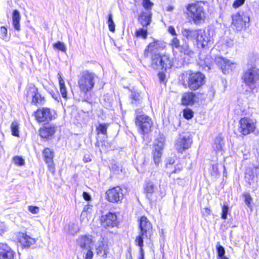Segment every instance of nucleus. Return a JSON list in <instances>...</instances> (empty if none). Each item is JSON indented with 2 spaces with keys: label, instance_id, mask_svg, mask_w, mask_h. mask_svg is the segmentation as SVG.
Returning <instances> with one entry per match:
<instances>
[{
  "label": "nucleus",
  "instance_id": "obj_33",
  "mask_svg": "<svg viewBox=\"0 0 259 259\" xmlns=\"http://www.w3.org/2000/svg\"><path fill=\"white\" fill-rule=\"evenodd\" d=\"M135 34L137 37H141L145 39L147 37V28H144V27L140 28L136 30Z\"/></svg>",
  "mask_w": 259,
  "mask_h": 259
},
{
  "label": "nucleus",
  "instance_id": "obj_26",
  "mask_svg": "<svg viewBox=\"0 0 259 259\" xmlns=\"http://www.w3.org/2000/svg\"><path fill=\"white\" fill-rule=\"evenodd\" d=\"M195 95L192 92H186L182 97V104L184 105L193 104L195 102Z\"/></svg>",
  "mask_w": 259,
  "mask_h": 259
},
{
  "label": "nucleus",
  "instance_id": "obj_32",
  "mask_svg": "<svg viewBox=\"0 0 259 259\" xmlns=\"http://www.w3.org/2000/svg\"><path fill=\"white\" fill-rule=\"evenodd\" d=\"M11 130L12 135L19 137V124L17 121H14L11 124Z\"/></svg>",
  "mask_w": 259,
  "mask_h": 259
},
{
  "label": "nucleus",
  "instance_id": "obj_24",
  "mask_svg": "<svg viewBox=\"0 0 259 259\" xmlns=\"http://www.w3.org/2000/svg\"><path fill=\"white\" fill-rule=\"evenodd\" d=\"M19 242L24 247H29L35 242V239L23 233L19 234Z\"/></svg>",
  "mask_w": 259,
  "mask_h": 259
},
{
  "label": "nucleus",
  "instance_id": "obj_42",
  "mask_svg": "<svg viewBox=\"0 0 259 259\" xmlns=\"http://www.w3.org/2000/svg\"><path fill=\"white\" fill-rule=\"evenodd\" d=\"M229 212V207L227 205L224 204L222 209L221 218L224 220L227 218V214Z\"/></svg>",
  "mask_w": 259,
  "mask_h": 259
},
{
  "label": "nucleus",
  "instance_id": "obj_51",
  "mask_svg": "<svg viewBox=\"0 0 259 259\" xmlns=\"http://www.w3.org/2000/svg\"><path fill=\"white\" fill-rule=\"evenodd\" d=\"M7 231V227L6 224L4 222L0 223V235H2L3 233Z\"/></svg>",
  "mask_w": 259,
  "mask_h": 259
},
{
  "label": "nucleus",
  "instance_id": "obj_64",
  "mask_svg": "<svg viewBox=\"0 0 259 259\" xmlns=\"http://www.w3.org/2000/svg\"><path fill=\"white\" fill-rule=\"evenodd\" d=\"M218 259H229L226 256H222Z\"/></svg>",
  "mask_w": 259,
  "mask_h": 259
},
{
  "label": "nucleus",
  "instance_id": "obj_45",
  "mask_svg": "<svg viewBox=\"0 0 259 259\" xmlns=\"http://www.w3.org/2000/svg\"><path fill=\"white\" fill-rule=\"evenodd\" d=\"M246 0H234L232 4V7L234 9H237L242 6Z\"/></svg>",
  "mask_w": 259,
  "mask_h": 259
},
{
  "label": "nucleus",
  "instance_id": "obj_5",
  "mask_svg": "<svg viewBox=\"0 0 259 259\" xmlns=\"http://www.w3.org/2000/svg\"><path fill=\"white\" fill-rule=\"evenodd\" d=\"M242 79L248 89L246 92L253 94L259 90V69L256 67L248 69L243 73Z\"/></svg>",
  "mask_w": 259,
  "mask_h": 259
},
{
  "label": "nucleus",
  "instance_id": "obj_46",
  "mask_svg": "<svg viewBox=\"0 0 259 259\" xmlns=\"http://www.w3.org/2000/svg\"><path fill=\"white\" fill-rule=\"evenodd\" d=\"M93 247H91L89 249H85L84 250H87V252L85 255V259H92L93 257L94 253L92 251Z\"/></svg>",
  "mask_w": 259,
  "mask_h": 259
},
{
  "label": "nucleus",
  "instance_id": "obj_31",
  "mask_svg": "<svg viewBox=\"0 0 259 259\" xmlns=\"http://www.w3.org/2000/svg\"><path fill=\"white\" fill-rule=\"evenodd\" d=\"M130 97L132 100V103L133 104L138 105L141 103L142 102V97H141L140 95L136 92H132Z\"/></svg>",
  "mask_w": 259,
  "mask_h": 259
},
{
  "label": "nucleus",
  "instance_id": "obj_58",
  "mask_svg": "<svg viewBox=\"0 0 259 259\" xmlns=\"http://www.w3.org/2000/svg\"><path fill=\"white\" fill-rule=\"evenodd\" d=\"M83 198L87 201H89L91 199L90 195L88 193L85 192H84L83 193Z\"/></svg>",
  "mask_w": 259,
  "mask_h": 259
},
{
  "label": "nucleus",
  "instance_id": "obj_37",
  "mask_svg": "<svg viewBox=\"0 0 259 259\" xmlns=\"http://www.w3.org/2000/svg\"><path fill=\"white\" fill-rule=\"evenodd\" d=\"M108 125L105 123H101L97 127L98 133L106 135Z\"/></svg>",
  "mask_w": 259,
  "mask_h": 259
},
{
  "label": "nucleus",
  "instance_id": "obj_15",
  "mask_svg": "<svg viewBox=\"0 0 259 259\" xmlns=\"http://www.w3.org/2000/svg\"><path fill=\"white\" fill-rule=\"evenodd\" d=\"M27 97L30 96L32 98L31 104L35 105H41L45 104V99L44 97L39 93L37 88L35 86H30L27 92Z\"/></svg>",
  "mask_w": 259,
  "mask_h": 259
},
{
  "label": "nucleus",
  "instance_id": "obj_61",
  "mask_svg": "<svg viewBox=\"0 0 259 259\" xmlns=\"http://www.w3.org/2000/svg\"><path fill=\"white\" fill-rule=\"evenodd\" d=\"M183 167L182 166L178 165L177 167H176L175 169L171 172V174L179 172L181 171Z\"/></svg>",
  "mask_w": 259,
  "mask_h": 259
},
{
  "label": "nucleus",
  "instance_id": "obj_38",
  "mask_svg": "<svg viewBox=\"0 0 259 259\" xmlns=\"http://www.w3.org/2000/svg\"><path fill=\"white\" fill-rule=\"evenodd\" d=\"M68 232L71 234H74L78 231V228L77 225L73 223H70L68 224Z\"/></svg>",
  "mask_w": 259,
  "mask_h": 259
},
{
  "label": "nucleus",
  "instance_id": "obj_49",
  "mask_svg": "<svg viewBox=\"0 0 259 259\" xmlns=\"http://www.w3.org/2000/svg\"><path fill=\"white\" fill-rule=\"evenodd\" d=\"M212 176L216 177L219 175L218 166L217 165H213L212 166V170L210 172Z\"/></svg>",
  "mask_w": 259,
  "mask_h": 259
},
{
  "label": "nucleus",
  "instance_id": "obj_16",
  "mask_svg": "<svg viewBox=\"0 0 259 259\" xmlns=\"http://www.w3.org/2000/svg\"><path fill=\"white\" fill-rule=\"evenodd\" d=\"M107 200L110 202H117L122 199L123 190L119 186L114 187L106 192Z\"/></svg>",
  "mask_w": 259,
  "mask_h": 259
},
{
  "label": "nucleus",
  "instance_id": "obj_6",
  "mask_svg": "<svg viewBox=\"0 0 259 259\" xmlns=\"http://www.w3.org/2000/svg\"><path fill=\"white\" fill-rule=\"evenodd\" d=\"M139 234L136 237L135 240L136 245H142L143 243V238L150 239L152 234V226L148 219L142 216L139 221Z\"/></svg>",
  "mask_w": 259,
  "mask_h": 259
},
{
  "label": "nucleus",
  "instance_id": "obj_28",
  "mask_svg": "<svg viewBox=\"0 0 259 259\" xmlns=\"http://www.w3.org/2000/svg\"><path fill=\"white\" fill-rule=\"evenodd\" d=\"M20 19L21 16L19 12L17 10H14L12 15L13 25L15 29L17 31L20 30Z\"/></svg>",
  "mask_w": 259,
  "mask_h": 259
},
{
  "label": "nucleus",
  "instance_id": "obj_41",
  "mask_svg": "<svg viewBox=\"0 0 259 259\" xmlns=\"http://www.w3.org/2000/svg\"><path fill=\"white\" fill-rule=\"evenodd\" d=\"M183 116L186 119H191L193 117V112L191 109L186 108L183 111Z\"/></svg>",
  "mask_w": 259,
  "mask_h": 259
},
{
  "label": "nucleus",
  "instance_id": "obj_3",
  "mask_svg": "<svg viewBox=\"0 0 259 259\" xmlns=\"http://www.w3.org/2000/svg\"><path fill=\"white\" fill-rule=\"evenodd\" d=\"M204 6L205 3L201 1L195 2L186 6L190 21L196 25H200L204 23L206 15Z\"/></svg>",
  "mask_w": 259,
  "mask_h": 259
},
{
  "label": "nucleus",
  "instance_id": "obj_25",
  "mask_svg": "<svg viewBox=\"0 0 259 259\" xmlns=\"http://www.w3.org/2000/svg\"><path fill=\"white\" fill-rule=\"evenodd\" d=\"M139 21L143 27L150 25L151 21V13L150 12H142L139 16Z\"/></svg>",
  "mask_w": 259,
  "mask_h": 259
},
{
  "label": "nucleus",
  "instance_id": "obj_2",
  "mask_svg": "<svg viewBox=\"0 0 259 259\" xmlns=\"http://www.w3.org/2000/svg\"><path fill=\"white\" fill-rule=\"evenodd\" d=\"M182 35L188 41L196 42L198 48L209 50L213 44L212 38L202 29H186L182 30Z\"/></svg>",
  "mask_w": 259,
  "mask_h": 259
},
{
  "label": "nucleus",
  "instance_id": "obj_50",
  "mask_svg": "<svg viewBox=\"0 0 259 259\" xmlns=\"http://www.w3.org/2000/svg\"><path fill=\"white\" fill-rule=\"evenodd\" d=\"M143 5L146 9L148 10L151 9L152 3L150 1V0H143Z\"/></svg>",
  "mask_w": 259,
  "mask_h": 259
},
{
  "label": "nucleus",
  "instance_id": "obj_19",
  "mask_svg": "<svg viewBox=\"0 0 259 259\" xmlns=\"http://www.w3.org/2000/svg\"><path fill=\"white\" fill-rule=\"evenodd\" d=\"M101 223L104 228H113L117 224V217L115 213L109 212L102 217Z\"/></svg>",
  "mask_w": 259,
  "mask_h": 259
},
{
  "label": "nucleus",
  "instance_id": "obj_1",
  "mask_svg": "<svg viewBox=\"0 0 259 259\" xmlns=\"http://www.w3.org/2000/svg\"><path fill=\"white\" fill-rule=\"evenodd\" d=\"M97 75L89 70L82 71L78 76V87L83 101L89 102L92 95V91L95 87Z\"/></svg>",
  "mask_w": 259,
  "mask_h": 259
},
{
  "label": "nucleus",
  "instance_id": "obj_23",
  "mask_svg": "<svg viewBox=\"0 0 259 259\" xmlns=\"http://www.w3.org/2000/svg\"><path fill=\"white\" fill-rule=\"evenodd\" d=\"M96 249L98 255L104 257H107L109 249L107 243L103 241V239L98 242Z\"/></svg>",
  "mask_w": 259,
  "mask_h": 259
},
{
  "label": "nucleus",
  "instance_id": "obj_59",
  "mask_svg": "<svg viewBox=\"0 0 259 259\" xmlns=\"http://www.w3.org/2000/svg\"><path fill=\"white\" fill-rule=\"evenodd\" d=\"M226 45L228 47H231L233 45V40L231 39H227L226 40Z\"/></svg>",
  "mask_w": 259,
  "mask_h": 259
},
{
  "label": "nucleus",
  "instance_id": "obj_63",
  "mask_svg": "<svg viewBox=\"0 0 259 259\" xmlns=\"http://www.w3.org/2000/svg\"><path fill=\"white\" fill-rule=\"evenodd\" d=\"M210 213V210L208 208H205L204 209V211L203 212V215H206V216L209 215Z\"/></svg>",
  "mask_w": 259,
  "mask_h": 259
},
{
  "label": "nucleus",
  "instance_id": "obj_14",
  "mask_svg": "<svg viewBox=\"0 0 259 259\" xmlns=\"http://www.w3.org/2000/svg\"><path fill=\"white\" fill-rule=\"evenodd\" d=\"M215 64L221 69L224 74L229 73L236 68V64L221 56H217L214 59Z\"/></svg>",
  "mask_w": 259,
  "mask_h": 259
},
{
  "label": "nucleus",
  "instance_id": "obj_10",
  "mask_svg": "<svg viewBox=\"0 0 259 259\" xmlns=\"http://www.w3.org/2000/svg\"><path fill=\"white\" fill-rule=\"evenodd\" d=\"M56 112L47 107L38 109L34 113L35 117L38 122L51 121L55 118Z\"/></svg>",
  "mask_w": 259,
  "mask_h": 259
},
{
  "label": "nucleus",
  "instance_id": "obj_9",
  "mask_svg": "<svg viewBox=\"0 0 259 259\" xmlns=\"http://www.w3.org/2000/svg\"><path fill=\"white\" fill-rule=\"evenodd\" d=\"M151 58V66L154 69H167L172 66V62L166 56H153Z\"/></svg>",
  "mask_w": 259,
  "mask_h": 259
},
{
  "label": "nucleus",
  "instance_id": "obj_54",
  "mask_svg": "<svg viewBox=\"0 0 259 259\" xmlns=\"http://www.w3.org/2000/svg\"><path fill=\"white\" fill-rule=\"evenodd\" d=\"M143 243H142V245H138V246L140 247V257H139V259H144V249L143 248Z\"/></svg>",
  "mask_w": 259,
  "mask_h": 259
},
{
  "label": "nucleus",
  "instance_id": "obj_11",
  "mask_svg": "<svg viewBox=\"0 0 259 259\" xmlns=\"http://www.w3.org/2000/svg\"><path fill=\"white\" fill-rule=\"evenodd\" d=\"M165 47L164 44L158 40H154L150 43L145 49L144 52V56L145 58L149 57H153V56H157L160 55V52Z\"/></svg>",
  "mask_w": 259,
  "mask_h": 259
},
{
  "label": "nucleus",
  "instance_id": "obj_43",
  "mask_svg": "<svg viewBox=\"0 0 259 259\" xmlns=\"http://www.w3.org/2000/svg\"><path fill=\"white\" fill-rule=\"evenodd\" d=\"M14 162L18 165L22 166L24 164V159L20 156H15L13 158Z\"/></svg>",
  "mask_w": 259,
  "mask_h": 259
},
{
  "label": "nucleus",
  "instance_id": "obj_30",
  "mask_svg": "<svg viewBox=\"0 0 259 259\" xmlns=\"http://www.w3.org/2000/svg\"><path fill=\"white\" fill-rule=\"evenodd\" d=\"M58 75H59L58 78H59L60 93L62 95V97L66 99L67 97V92L66 88L65 85L64 81L62 78V77L59 73L58 74Z\"/></svg>",
  "mask_w": 259,
  "mask_h": 259
},
{
  "label": "nucleus",
  "instance_id": "obj_20",
  "mask_svg": "<svg viewBox=\"0 0 259 259\" xmlns=\"http://www.w3.org/2000/svg\"><path fill=\"white\" fill-rule=\"evenodd\" d=\"M212 59L209 55H205L201 52L199 55L198 64L200 67L205 71H208L211 68Z\"/></svg>",
  "mask_w": 259,
  "mask_h": 259
},
{
  "label": "nucleus",
  "instance_id": "obj_57",
  "mask_svg": "<svg viewBox=\"0 0 259 259\" xmlns=\"http://www.w3.org/2000/svg\"><path fill=\"white\" fill-rule=\"evenodd\" d=\"M168 31L169 33H170L172 35H177L175 29L174 27L169 26L168 29Z\"/></svg>",
  "mask_w": 259,
  "mask_h": 259
},
{
  "label": "nucleus",
  "instance_id": "obj_62",
  "mask_svg": "<svg viewBox=\"0 0 259 259\" xmlns=\"http://www.w3.org/2000/svg\"><path fill=\"white\" fill-rule=\"evenodd\" d=\"M251 171H254V174H255L256 176L259 175V167L258 166H255L253 169H251Z\"/></svg>",
  "mask_w": 259,
  "mask_h": 259
},
{
  "label": "nucleus",
  "instance_id": "obj_17",
  "mask_svg": "<svg viewBox=\"0 0 259 259\" xmlns=\"http://www.w3.org/2000/svg\"><path fill=\"white\" fill-rule=\"evenodd\" d=\"M94 241L92 235H82L76 240V244L81 249H89L93 246Z\"/></svg>",
  "mask_w": 259,
  "mask_h": 259
},
{
  "label": "nucleus",
  "instance_id": "obj_34",
  "mask_svg": "<svg viewBox=\"0 0 259 259\" xmlns=\"http://www.w3.org/2000/svg\"><path fill=\"white\" fill-rule=\"evenodd\" d=\"M162 155V151L160 149H157L155 148L153 152V159L155 164H157L160 162V158Z\"/></svg>",
  "mask_w": 259,
  "mask_h": 259
},
{
  "label": "nucleus",
  "instance_id": "obj_55",
  "mask_svg": "<svg viewBox=\"0 0 259 259\" xmlns=\"http://www.w3.org/2000/svg\"><path fill=\"white\" fill-rule=\"evenodd\" d=\"M0 32L2 37H6L7 34V29L4 26L1 27Z\"/></svg>",
  "mask_w": 259,
  "mask_h": 259
},
{
  "label": "nucleus",
  "instance_id": "obj_56",
  "mask_svg": "<svg viewBox=\"0 0 259 259\" xmlns=\"http://www.w3.org/2000/svg\"><path fill=\"white\" fill-rule=\"evenodd\" d=\"M164 147V142L163 141H158L155 148H156L157 149H160L162 151V149Z\"/></svg>",
  "mask_w": 259,
  "mask_h": 259
},
{
  "label": "nucleus",
  "instance_id": "obj_60",
  "mask_svg": "<svg viewBox=\"0 0 259 259\" xmlns=\"http://www.w3.org/2000/svg\"><path fill=\"white\" fill-rule=\"evenodd\" d=\"M87 215H88V212L85 210V208H84V210L81 212V214L80 215L81 221H82L84 218L87 217Z\"/></svg>",
  "mask_w": 259,
  "mask_h": 259
},
{
  "label": "nucleus",
  "instance_id": "obj_21",
  "mask_svg": "<svg viewBox=\"0 0 259 259\" xmlns=\"http://www.w3.org/2000/svg\"><path fill=\"white\" fill-rule=\"evenodd\" d=\"M14 252L7 244L0 243V259H14Z\"/></svg>",
  "mask_w": 259,
  "mask_h": 259
},
{
  "label": "nucleus",
  "instance_id": "obj_53",
  "mask_svg": "<svg viewBox=\"0 0 259 259\" xmlns=\"http://www.w3.org/2000/svg\"><path fill=\"white\" fill-rule=\"evenodd\" d=\"M158 78H159V81L161 83H165L166 82V81H165V74L164 73H163V72H159L158 74Z\"/></svg>",
  "mask_w": 259,
  "mask_h": 259
},
{
  "label": "nucleus",
  "instance_id": "obj_44",
  "mask_svg": "<svg viewBox=\"0 0 259 259\" xmlns=\"http://www.w3.org/2000/svg\"><path fill=\"white\" fill-rule=\"evenodd\" d=\"M243 197H244V201L246 205L248 207H250V203L252 201V198L250 195L249 193H244L243 194Z\"/></svg>",
  "mask_w": 259,
  "mask_h": 259
},
{
  "label": "nucleus",
  "instance_id": "obj_29",
  "mask_svg": "<svg viewBox=\"0 0 259 259\" xmlns=\"http://www.w3.org/2000/svg\"><path fill=\"white\" fill-rule=\"evenodd\" d=\"M224 145L223 138L221 136H217L213 144V148L216 151H221Z\"/></svg>",
  "mask_w": 259,
  "mask_h": 259
},
{
  "label": "nucleus",
  "instance_id": "obj_27",
  "mask_svg": "<svg viewBox=\"0 0 259 259\" xmlns=\"http://www.w3.org/2000/svg\"><path fill=\"white\" fill-rule=\"evenodd\" d=\"M156 189V188L152 182L150 181L146 182L144 186V191L146 197L148 199H151L152 195L155 192Z\"/></svg>",
  "mask_w": 259,
  "mask_h": 259
},
{
  "label": "nucleus",
  "instance_id": "obj_18",
  "mask_svg": "<svg viewBox=\"0 0 259 259\" xmlns=\"http://www.w3.org/2000/svg\"><path fill=\"white\" fill-rule=\"evenodd\" d=\"M42 154L49 170L54 174L55 171V165L53 162L54 152L50 148H46L43 150Z\"/></svg>",
  "mask_w": 259,
  "mask_h": 259
},
{
  "label": "nucleus",
  "instance_id": "obj_40",
  "mask_svg": "<svg viewBox=\"0 0 259 259\" xmlns=\"http://www.w3.org/2000/svg\"><path fill=\"white\" fill-rule=\"evenodd\" d=\"M217 251V258L218 259L225 256V250L222 246L218 244L216 246Z\"/></svg>",
  "mask_w": 259,
  "mask_h": 259
},
{
  "label": "nucleus",
  "instance_id": "obj_22",
  "mask_svg": "<svg viewBox=\"0 0 259 259\" xmlns=\"http://www.w3.org/2000/svg\"><path fill=\"white\" fill-rule=\"evenodd\" d=\"M56 127L54 125L44 126L39 129V135L42 138L52 137L56 132Z\"/></svg>",
  "mask_w": 259,
  "mask_h": 259
},
{
  "label": "nucleus",
  "instance_id": "obj_7",
  "mask_svg": "<svg viewBox=\"0 0 259 259\" xmlns=\"http://www.w3.org/2000/svg\"><path fill=\"white\" fill-rule=\"evenodd\" d=\"M136 124L139 127L140 132L142 135L148 134L151 132L152 125L151 118L143 113L140 109L136 111Z\"/></svg>",
  "mask_w": 259,
  "mask_h": 259
},
{
  "label": "nucleus",
  "instance_id": "obj_48",
  "mask_svg": "<svg viewBox=\"0 0 259 259\" xmlns=\"http://www.w3.org/2000/svg\"><path fill=\"white\" fill-rule=\"evenodd\" d=\"M28 210L32 214H37L39 210V208L35 206H29L28 207Z\"/></svg>",
  "mask_w": 259,
  "mask_h": 259
},
{
  "label": "nucleus",
  "instance_id": "obj_52",
  "mask_svg": "<svg viewBox=\"0 0 259 259\" xmlns=\"http://www.w3.org/2000/svg\"><path fill=\"white\" fill-rule=\"evenodd\" d=\"M182 52L184 53V54L187 55L188 56H191L193 54V52L190 50L188 46L186 47L185 48L183 47Z\"/></svg>",
  "mask_w": 259,
  "mask_h": 259
},
{
  "label": "nucleus",
  "instance_id": "obj_12",
  "mask_svg": "<svg viewBox=\"0 0 259 259\" xmlns=\"http://www.w3.org/2000/svg\"><path fill=\"white\" fill-rule=\"evenodd\" d=\"M250 21L249 17L245 14H236L232 17V25L237 31L245 29Z\"/></svg>",
  "mask_w": 259,
  "mask_h": 259
},
{
  "label": "nucleus",
  "instance_id": "obj_4",
  "mask_svg": "<svg viewBox=\"0 0 259 259\" xmlns=\"http://www.w3.org/2000/svg\"><path fill=\"white\" fill-rule=\"evenodd\" d=\"M205 78L204 75L202 73L192 72L190 71L182 73L180 81L185 88L195 91L204 84Z\"/></svg>",
  "mask_w": 259,
  "mask_h": 259
},
{
  "label": "nucleus",
  "instance_id": "obj_47",
  "mask_svg": "<svg viewBox=\"0 0 259 259\" xmlns=\"http://www.w3.org/2000/svg\"><path fill=\"white\" fill-rule=\"evenodd\" d=\"M254 177V171L251 170H249L246 172L245 178L248 181L252 180Z\"/></svg>",
  "mask_w": 259,
  "mask_h": 259
},
{
  "label": "nucleus",
  "instance_id": "obj_39",
  "mask_svg": "<svg viewBox=\"0 0 259 259\" xmlns=\"http://www.w3.org/2000/svg\"><path fill=\"white\" fill-rule=\"evenodd\" d=\"M53 47L54 49H56L58 50H60L63 52H65L66 50V48L64 43L61 41H57L56 43L53 45Z\"/></svg>",
  "mask_w": 259,
  "mask_h": 259
},
{
  "label": "nucleus",
  "instance_id": "obj_8",
  "mask_svg": "<svg viewBox=\"0 0 259 259\" xmlns=\"http://www.w3.org/2000/svg\"><path fill=\"white\" fill-rule=\"evenodd\" d=\"M256 121L254 119L244 117L239 122V132L243 135L246 136L253 133L256 128Z\"/></svg>",
  "mask_w": 259,
  "mask_h": 259
},
{
  "label": "nucleus",
  "instance_id": "obj_13",
  "mask_svg": "<svg viewBox=\"0 0 259 259\" xmlns=\"http://www.w3.org/2000/svg\"><path fill=\"white\" fill-rule=\"evenodd\" d=\"M192 143V140L189 136L180 135L175 143V148L179 153H183L189 149Z\"/></svg>",
  "mask_w": 259,
  "mask_h": 259
},
{
  "label": "nucleus",
  "instance_id": "obj_36",
  "mask_svg": "<svg viewBox=\"0 0 259 259\" xmlns=\"http://www.w3.org/2000/svg\"><path fill=\"white\" fill-rule=\"evenodd\" d=\"M107 23L108 25L109 29L111 32L115 31V24L113 20V16L111 13L108 15Z\"/></svg>",
  "mask_w": 259,
  "mask_h": 259
},
{
  "label": "nucleus",
  "instance_id": "obj_35",
  "mask_svg": "<svg viewBox=\"0 0 259 259\" xmlns=\"http://www.w3.org/2000/svg\"><path fill=\"white\" fill-rule=\"evenodd\" d=\"M170 45L173 48L178 49L179 51L182 52L183 47L180 45V41L177 37L172 39Z\"/></svg>",
  "mask_w": 259,
  "mask_h": 259
}]
</instances>
